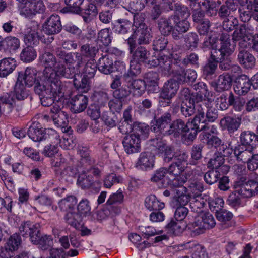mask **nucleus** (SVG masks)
Masks as SVG:
<instances>
[{"mask_svg": "<svg viewBox=\"0 0 258 258\" xmlns=\"http://www.w3.org/2000/svg\"><path fill=\"white\" fill-rule=\"evenodd\" d=\"M57 59L49 52H45L40 57V60L45 66L43 72L44 77L47 81L51 77V73L55 72L56 67L58 62L61 63L62 61L66 63L72 64L74 62V57L72 53H67L61 49L57 51Z\"/></svg>", "mask_w": 258, "mask_h": 258, "instance_id": "nucleus-1", "label": "nucleus"}, {"mask_svg": "<svg viewBox=\"0 0 258 258\" xmlns=\"http://www.w3.org/2000/svg\"><path fill=\"white\" fill-rule=\"evenodd\" d=\"M219 41L220 48L211 51L212 57L217 61H220L219 67L222 70H228L230 67L229 56L234 52L235 45L230 43L229 35L222 33Z\"/></svg>", "mask_w": 258, "mask_h": 258, "instance_id": "nucleus-2", "label": "nucleus"}, {"mask_svg": "<svg viewBox=\"0 0 258 258\" xmlns=\"http://www.w3.org/2000/svg\"><path fill=\"white\" fill-rule=\"evenodd\" d=\"M65 64H67L63 61L61 63L58 62L57 66L56 67L55 72L51 73V77L49 80L50 84V88L46 90L48 93H52L53 95H58L62 93V86H61V81L58 79V77H64L67 78L77 77V75L79 74H75L74 73V68L71 69L70 68H66Z\"/></svg>", "mask_w": 258, "mask_h": 258, "instance_id": "nucleus-3", "label": "nucleus"}, {"mask_svg": "<svg viewBox=\"0 0 258 258\" xmlns=\"http://www.w3.org/2000/svg\"><path fill=\"white\" fill-rule=\"evenodd\" d=\"M198 117H195L191 122L185 123L180 119L173 121L170 126L169 135L173 134L175 137L183 136L189 140H193L197 134V123H199Z\"/></svg>", "mask_w": 258, "mask_h": 258, "instance_id": "nucleus-4", "label": "nucleus"}, {"mask_svg": "<svg viewBox=\"0 0 258 258\" xmlns=\"http://www.w3.org/2000/svg\"><path fill=\"white\" fill-rule=\"evenodd\" d=\"M216 225L213 216L209 212H206L196 217L195 221L188 224V228L194 236L205 232L206 229L213 228Z\"/></svg>", "mask_w": 258, "mask_h": 258, "instance_id": "nucleus-5", "label": "nucleus"}, {"mask_svg": "<svg viewBox=\"0 0 258 258\" xmlns=\"http://www.w3.org/2000/svg\"><path fill=\"white\" fill-rule=\"evenodd\" d=\"M132 54L130 61V73L132 75H138L140 73L142 63H146L150 56V52L145 47L139 46L131 52Z\"/></svg>", "mask_w": 258, "mask_h": 258, "instance_id": "nucleus-6", "label": "nucleus"}, {"mask_svg": "<svg viewBox=\"0 0 258 258\" xmlns=\"http://www.w3.org/2000/svg\"><path fill=\"white\" fill-rule=\"evenodd\" d=\"M143 21V18L141 15H135L133 23V25L136 27L134 30L135 36H137V41L140 45L149 44L152 38Z\"/></svg>", "mask_w": 258, "mask_h": 258, "instance_id": "nucleus-7", "label": "nucleus"}, {"mask_svg": "<svg viewBox=\"0 0 258 258\" xmlns=\"http://www.w3.org/2000/svg\"><path fill=\"white\" fill-rule=\"evenodd\" d=\"M179 88L178 83L174 79H170L165 83L160 94V102L161 105L169 106L171 99L175 96Z\"/></svg>", "mask_w": 258, "mask_h": 258, "instance_id": "nucleus-8", "label": "nucleus"}, {"mask_svg": "<svg viewBox=\"0 0 258 258\" xmlns=\"http://www.w3.org/2000/svg\"><path fill=\"white\" fill-rule=\"evenodd\" d=\"M150 145L157 149V154L161 156L165 162H170L174 157L173 148L167 145L162 138L158 137L150 140Z\"/></svg>", "mask_w": 258, "mask_h": 258, "instance_id": "nucleus-9", "label": "nucleus"}, {"mask_svg": "<svg viewBox=\"0 0 258 258\" xmlns=\"http://www.w3.org/2000/svg\"><path fill=\"white\" fill-rule=\"evenodd\" d=\"M136 75H132L129 72L124 75L123 79L125 83V86L132 90L135 96H140L145 92L146 88V82L141 79L134 80L133 76Z\"/></svg>", "mask_w": 258, "mask_h": 258, "instance_id": "nucleus-10", "label": "nucleus"}, {"mask_svg": "<svg viewBox=\"0 0 258 258\" xmlns=\"http://www.w3.org/2000/svg\"><path fill=\"white\" fill-rule=\"evenodd\" d=\"M171 121V114L168 112L165 113L155 122H152L151 130L154 133L169 135L168 131L170 129Z\"/></svg>", "mask_w": 258, "mask_h": 258, "instance_id": "nucleus-11", "label": "nucleus"}, {"mask_svg": "<svg viewBox=\"0 0 258 258\" xmlns=\"http://www.w3.org/2000/svg\"><path fill=\"white\" fill-rule=\"evenodd\" d=\"M211 102L207 104H197L196 115L195 117H198L200 120L199 123L206 122L205 119V111L206 110V119L208 122H214L218 117L216 110L212 107Z\"/></svg>", "mask_w": 258, "mask_h": 258, "instance_id": "nucleus-12", "label": "nucleus"}, {"mask_svg": "<svg viewBox=\"0 0 258 258\" xmlns=\"http://www.w3.org/2000/svg\"><path fill=\"white\" fill-rule=\"evenodd\" d=\"M21 244V238L18 234H14L11 236L0 252V256L2 258H11L14 252L18 250Z\"/></svg>", "mask_w": 258, "mask_h": 258, "instance_id": "nucleus-13", "label": "nucleus"}, {"mask_svg": "<svg viewBox=\"0 0 258 258\" xmlns=\"http://www.w3.org/2000/svg\"><path fill=\"white\" fill-rule=\"evenodd\" d=\"M39 224L33 227V244L38 245L39 248L45 250L49 249L53 243L51 237L42 235L39 229Z\"/></svg>", "mask_w": 258, "mask_h": 258, "instance_id": "nucleus-14", "label": "nucleus"}, {"mask_svg": "<svg viewBox=\"0 0 258 258\" xmlns=\"http://www.w3.org/2000/svg\"><path fill=\"white\" fill-rule=\"evenodd\" d=\"M50 83L49 81L46 82V84L43 85L41 87V85L39 84V85L35 86L34 91L36 93L38 94H41L43 95V97L40 98L41 104L44 106H49L54 103L55 100H57V97L62 96L63 95L60 94L58 95H53L52 93H47L46 90L50 88Z\"/></svg>", "mask_w": 258, "mask_h": 258, "instance_id": "nucleus-15", "label": "nucleus"}, {"mask_svg": "<svg viewBox=\"0 0 258 258\" xmlns=\"http://www.w3.org/2000/svg\"><path fill=\"white\" fill-rule=\"evenodd\" d=\"M141 139L137 134L126 135L122 140V144L127 154L138 153L141 150Z\"/></svg>", "mask_w": 258, "mask_h": 258, "instance_id": "nucleus-16", "label": "nucleus"}, {"mask_svg": "<svg viewBox=\"0 0 258 258\" xmlns=\"http://www.w3.org/2000/svg\"><path fill=\"white\" fill-rule=\"evenodd\" d=\"M32 31L31 28H27L24 32V41L26 47L23 49L20 57L21 59L25 62H31L32 60Z\"/></svg>", "mask_w": 258, "mask_h": 258, "instance_id": "nucleus-17", "label": "nucleus"}, {"mask_svg": "<svg viewBox=\"0 0 258 258\" xmlns=\"http://www.w3.org/2000/svg\"><path fill=\"white\" fill-rule=\"evenodd\" d=\"M80 50V53H76L78 67H80L82 62L83 57L89 58L91 60L93 61L99 51V49L96 46L92 44H85L81 46Z\"/></svg>", "mask_w": 258, "mask_h": 258, "instance_id": "nucleus-18", "label": "nucleus"}, {"mask_svg": "<svg viewBox=\"0 0 258 258\" xmlns=\"http://www.w3.org/2000/svg\"><path fill=\"white\" fill-rule=\"evenodd\" d=\"M61 29L60 19L57 15H51L43 26V31L48 35L57 34L60 32Z\"/></svg>", "mask_w": 258, "mask_h": 258, "instance_id": "nucleus-19", "label": "nucleus"}, {"mask_svg": "<svg viewBox=\"0 0 258 258\" xmlns=\"http://www.w3.org/2000/svg\"><path fill=\"white\" fill-rule=\"evenodd\" d=\"M232 78L227 73L220 75L218 79L210 83L211 86L217 92H221L228 90L232 85Z\"/></svg>", "mask_w": 258, "mask_h": 258, "instance_id": "nucleus-20", "label": "nucleus"}, {"mask_svg": "<svg viewBox=\"0 0 258 258\" xmlns=\"http://www.w3.org/2000/svg\"><path fill=\"white\" fill-rule=\"evenodd\" d=\"M71 109L74 113H80L87 107L88 98L87 96L79 94L73 97L71 100Z\"/></svg>", "mask_w": 258, "mask_h": 258, "instance_id": "nucleus-21", "label": "nucleus"}, {"mask_svg": "<svg viewBox=\"0 0 258 258\" xmlns=\"http://www.w3.org/2000/svg\"><path fill=\"white\" fill-rule=\"evenodd\" d=\"M148 64L151 67L159 66L161 71L165 75L169 73L171 70V60L166 55H161L159 57H154L152 59L147 61Z\"/></svg>", "mask_w": 258, "mask_h": 258, "instance_id": "nucleus-22", "label": "nucleus"}, {"mask_svg": "<svg viewBox=\"0 0 258 258\" xmlns=\"http://www.w3.org/2000/svg\"><path fill=\"white\" fill-rule=\"evenodd\" d=\"M251 85L249 78L246 75H241L236 79L234 89L237 94L243 95L249 91Z\"/></svg>", "mask_w": 258, "mask_h": 258, "instance_id": "nucleus-23", "label": "nucleus"}, {"mask_svg": "<svg viewBox=\"0 0 258 258\" xmlns=\"http://www.w3.org/2000/svg\"><path fill=\"white\" fill-rule=\"evenodd\" d=\"M238 60L240 64L245 69L253 68L256 63V59L254 56L242 48L239 49Z\"/></svg>", "mask_w": 258, "mask_h": 258, "instance_id": "nucleus-24", "label": "nucleus"}, {"mask_svg": "<svg viewBox=\"0 0 258 258\" xmlns=\"http://www.w3.org/2000/svg\"><path fill=\"white\" fill-rule=\"evenodd\" d=\"M77 153L80 156V164L82 168L94 165L95 160L91 156L90 150L87 147L79 146Z\"/></svg>", "mask_w": 258, "mask_h": 258, "instance_id": "nucleus-25", "label": "nucleus"}, {"mask_svg": "<svg viewBox=\"0 0 258 258\" xmlns=\"http://www.w3.org/2000/svg\"><path fill=\"white\" fill-rule=\"evenodd\" d=\"M176 16L171 15L168 18H161L158 21V28L164 36L169 35L173 30L174 21L177 20Z\"/></svg>", "mask_w": 258, "mask_h": 258, "instance_id": "nucleus-26", "label": "nucleus"}, {"mask_svg": "<svg viewBox=\"0 0 258 258\" xmlns=\"http://www.w3.org/2000/svg\"><path fill=\"white\" fill-rule=\"evenodd\" d=\"M17 66L16 61L14 58H5L0 60V77H6L11 74Z\"/></svg>", "mask_w": 258, "mask_h": 258, "instance_id": "nucleus-27", "label": "nucleus"}, {"mask_svg": "<svg viewBox=\"0 0 258 258\" xmlns=\"http://www.w3.org/2000/svg\"><path fill=\"white\" fill-rule=\"evenodd\" d=\"M220 124L224 129H226L229 133H233L239 127L241 124V119L226 116L220 120Z\"/></svg>", "mask_w": 258, "mask_h": 258, "instance_id": "nucleus-28", "label": "nucleus"}, {"mask_svg": "<svg viewBox=\"0 0 258 258\" xmlns=\"http://www.w3.org/2000/svg\"><path fill=\"white\" fill-rule=\"evenodd\" d=\"M97 67L100 72L104 74H109L114 70L113 61L109 55H105L98 60Z\"/></svg>", "mask_w": 258, "mask_h": 258, "instance_id": "nucleus-29", "label": "nucleus"}, {"mask_svg": "<svg viewBox=\"0 0 258 258\" xmlns=\"http://www.w3.org/2000/svg\"><path fill=\"white\" fill-rule=\"evenodd\" d=\"M145 79L146 86L149 91L157 92L159 90L158 74L155 72H149L145 75Z\"/></svg>", "mask_w": 258, "mask_h": 258, "instance_id": "nucleus-30", "label": "nucleus"}, {"mask_svg": "<svg viewBox=\"0 0 258 258\" xmlns=\"http://www.w3.org/2000/svg\"><path fill=\"white\" fill-rule=\"evenodd\" d=\"M155 155L151 152L142 153L139 157L138 164L142 168H152L155 162Z\"/></svg>", "mask_w": 258, "mask_h": 258, "instance_id": "nucleus-31", "label": "nucleus"}, {"mask_svg": "<svg viewBox=\"0 0 258 258\" xmlns=\"http://www.w3.org/2000/svg\"><path fill=\"white\" fill-rule=\"evenodd\" d=\"M196 127L197 128V133L200 131L203 132L202 133V137H201L202 140L209 138L212 136L211 134L214 135L217 133V127L215 126L205 122L197 123Z\"/></svg>", "mask_w": 258, "mask_h": 258, "instance_id": "nucleus-32", "label": "nucleus"}, {"mask_svg": "<svg viewBox=\"0 0 258 258\" xmlns=\"http://www.w3.org/2000/svg\"><path fill=\"white\" fill-rule=\"evenodd\" d=\"M145 206L150 211L161 210L165 207L164 203L161 202L154 195H151L145 199Z\"/></svg>", "mask_w": 258, "mask_h": 258, "instance_id": "nucleus-33", "label": "nucleus"}, {"mask_svg": "<svg viewBox=\"0 0 258 258\" xmlns=\"http://www.w3.org/2000/svg\"><path fill=\"white\" fill-rule=\"evenodd\" d=\"M90 78L83 75H78L77 77L73 80V83L75 87L78 90L82 92H87L90 88L89 83Z\"/></svg>", "mask_w": 258, "mask_h": 258, "instance_id": "nucleus-34", "label": "nucleus"}, {"mask_svg": "<svg viewBox=\"0 0 258 258\" xmlns=\"http://www.w3.org/2000/svg\"><path fill=\"white\" fill-rule=\"evenodd\" d=\"M30 87H27L23 83L16 82L15 85L13 97L18 100H23L26 98L30 92Z\"/></svg>", "mask_w": 258, "mask_h": 258, "instance_id": "nucleus-35", "label": "nucleus"}, {"mask_svg": "<svg viewBox=\"0 0 258 258\" xmlns=\"http://www.w3.org/2000/svg\"><path fill=\"white\" fill-rule=\"evenodd\" d=\"M252 153L251 150L244 149L240 145L234 148V155L238 162L246 163L250 157H251Z\"/></svg>", "mask_w": 258, "mask_h": 258, "instance_id": "nucleus-36", "label": "nucleus"}, {"mask_svg": "<svg viewBox=\"0 0 258 258\" xmlns=\"http://www.w3.org/2000/svg\"><path fill=\"white\" fill-rule=\"evenodd\" d=\"M224 162V159L222 156L219 153L215 154L213 158L208 162V167L215 169L221 168V169L225 171V173H227L229 171V168L227 166L223 165Z\"/></svg>", "mask_w": 258, "mask_h": 258, "instance_id": "nucleus-37", "label": "nucleus"}, {"mask_svg": "<svg viewBox=\"0 0 258 258\" xmlns=\"http://www.w3.org/2000/svg\"><path fill=\"white\" fill-rule=\"evenodd\" d=\"M80 13L81 14L84 22L88 23L92 20L93 17L97 15L98 11L95 5L90 3L86 8L81 9Z\"/></svg>", "mask_w": 258, "mask_h": 258, "instance_id": "nucleus-38", "label": "nucleus"}, {"mask_svg": "<svg viewBox=\"0 0 258 258\" xmlns=\"http://www.w3.org/2000/svg\"><path fill=\"white\" fill-rule=\"evenodd\" d=\"M234 101V94L230 92L227 97V95L223 93L216 99V103L217 106L222 110L227 109L231 103Z\"/></svg>", "mask_w": 258, "mask_h": 258, "instance_id": "nucleus-39", "label": "nucleus"}, {"mask_svg": "<svg viewBox=\"0 0 258 258\" xmlns=\"http://www.w3.org/2000/svg\"><path fill=\"white\" fill-rule=\"evenodd\" d=\"M17 82L23 83L27 87L32 86V69L27 67L25 71L19 73Z\"/></svg>", "mask_w": 258, "mask_h": 258, "instance_id": "nucleus-40", "label": "nucleus"}, {"mask_svg": "<svg viewBox=\"0 0 258 258\" xmlns=\"http://www.w3.org/2000/svg\"><path fill=\"white\" fill-rule=\"evenodd\" d=\"M216 216L217 220L221 222L223 228H227L230 226L228 222L233 217V214L231 212L225 209L216 210Z\"/></svg>", "mask_w": 258, "mask_h": 258, "instance_id": "nucleus-41", "label": "nucleus"}, {"mask_svg": "<svg viewBox=\"0 0 258 258\" xmlns=\"http://www.w3.org/2000/svg\"><path fill=\"white\" fill-rule=\"evenodd\" d=\"M76 204L77 200L76 197L73 196H70L62 199L58 204L61 211H66L68 213L69 212H72V211L74 209Z\"/></svg>", "mask_w": 258, "mask_h": 258, "instance_id": "nucleus-42", "label": "nucleus"}, {"mask_svg": "<svg viewBox=\"0 0 258 258\" xmlns=\"http://www.w3.org/2000/svg\"><path fill=\"white\" fill-rule=\"evenodd\" d=\"M78 172L79 169L76 165V162L74 160L71 159L61 170L60 173L63 177H75Z\"/></svg>", "mask_w": 258, "mask_h": 258, "instance_id": "nucleus-43", "label": "nucleus"}, {"mask_svg": "<svg viewBox=\"0 0 258 258\" xmlns=\"http://www.w3.org/2000/svg\"><path fill=\"white\" fill-rule=\"evenodd\" d=\"M168 5L171 10L175 11L176 14L175 15L179 16V17L181 16L182 19H187L189 17L190 13L187 7L179 3L173 4L171 2L168 3Z\"/></svg>", "mask_w": 258, "mask_h": 258, "instance_id": "nucleus-44", "label": "nucleus"}, {"mask_svg": "<svg viewBox=\"0 0 258 258\" xmlns=\"http://www.w3.org/2000/svg\"><path fill=\"white\" fill-rule=\"evenodd\" d=\"M84 0H64L67 7L62 10L63 12H70L76 14L81 12V5Z\"/></svg>", "mask_w": 258, "mask_h": 258, "instance_id": "nucleus-45", "label": "nucleus"}, {"mask_svg": "<svg viewBox=\"0 0 258 258\" xmlns=\"http://www.w3.org/2000/svg\"><path fill=\"white\" fill-rule=\"evenodd\" d=\"M167 173L171 176H173V179H170L168 182V184L174 187V180H177L179 179V176H180L181 173H182L184 171L179 169V167H177V165L174 163H172L168 168H167Z\"/></svg>", "mask_w": 258, "mask_h": 258, "instance_id": "nucleus-46", "label": "nucleus"}, {"mask_svg": "<svg viewBox=\"0 0 258 258\" xmlns=\"http://www.w3.org/2000/svg\"><path fill=\"white\" fill-rule=\"evenodd\" d=\"M149 126L145 123H135L133 126L132 134H137L138 137L141 138H146L148 137L149 133Z\"/></svg>", "mask_w": 258, "mask_h": 258, "instance_id": "nucleus-47", "label": "nucleus"}, {"mask_svg": "<svg viewBox=\"0 0 258 258\" xmlns=\"http://www.w3.org/2000/svg\"><path fill=\"white\" fill-rule=\"evenodd\" d=\"M248 186L247 182L244 183L242 181L239 180L235 182L234 187L237 194L241 197L248 198L252 196Z\"/></svg>", "mask_w": 258, "mask_h": 258, "instance_id": "nucleus-48", "label": "nucleus"}, {"mask_svg": "<svg viewBox=\"0 0 258 258\" xmlns=\"http://www.w3.org/2000/svg\"><path fill=\"white\" fill-rule=\"evenodd\" d=\"M194 176V170L188 167L186 168L185 170L181 173L179 178L177 180H174V187H178L182 186L188 180L191 179Z\"/></svg>", "mask_w": 258, "mask_h": 258, "instance_id": "nucleus-49", "label": "nucleus"}, {"mask_svg": "<svg viewBox=\"0 0 258 258\" xmlns=\"http://www.w3.org/2000/svg\"><path fill=\"white\" fill-rule=\"evenodd\" d=\"M65 220L68 224L76 229L80 227L81 218L78 213L73 212H68L65 216Z\"/></svg>", "mask_w": 258, "mask_h": 258, "instance_id": "nucleus-50", "label": "nucleus"}, {"mask_svg": "<svg viewBox=\"0 0 258 258\" xmlns=\"http://www.w3.org/2000/svg\"><path fill=\"white\" fill-rule=\"evenodd\" d=\"M218 62L220 63V61H217L211 55L208 63L205 66L203 69L204 75L207 78H211V76L215 73Z\"/></svg>", "mask_w": 258, "mask_h": 258, "instance_id": "nucleus-51", "label": "nucleus"}, {"mask_svg": "<svg viewBox=\"0 0 258 258\" xmlns=\"http://www.w3.org/2000/svg\"><path fill=\"white\" fill-rule=\"evenodd\" d=\"M197 104L191 103L190 100L188 101H183L181 106V111L186 117L194 114L196 109Z\"/></svg>", "mask_w": 258, "mask_h": 258, "instance_id": "nucleus-52", "label": "nucleus"}, {"mask_svg": "<svg viewBox=\"0 0 258 258\" xmlns=\"http://www.w3.org/2000/svg\"><path fill=\"white\" fill-rule=\"evenodd\" d=\"M77 182L82 188L86 189L92 186L94 180L92 176L87 175L86 172L83 171V173L79 175Z\"/></svg>", "mask_w": 258, "mask_h": 258, "instance_id": "nucleus-53", "label": "nucleus"}, {"mask_svg": "<svg viewBox=\"0 0 258 258\" xmlns=\"http://www.w3.org/2000/svg\"><path fill=\"white\" fill-rule=\"evenodd\" d=\"M205 204V200L201 197V195L191 197L190 206L192 211L197 213L200 212Z\"/></svg>", "mask_w": 258, "mask_h": 258, "instance_id": "nucleus-54", "label": "nucleus"}, {"mask_svg": "<svg viewBox=\"0 0 258 258\" xmlns=\"http://www.w3.org/2000/svg\"><path fill=\"white\" fill-rule=\"evenodd\" d=\"M185 46L189 49H194L197 47L199 38L196 33H189L184 37Z\"/></svg>", "mask_w": 258, "mask_h": 258, "instance_id": "nucleus-55", "label": "nucleus"}, {"mask_svg": "<svg viewBox=\"0 0 258 258\" xmlns=\"http://www.w3.org/2000/svg\"><path fill=\"white\" fill-rule=\"evenodd\" d=\"M173 16H176L177 18L176 21H174L175 29L178 32L183 33L187 32L189 28L190 24L186 19L183 18L180 20L179 16L173 15Z\"/></svg>", "mask_w": 258, "mask_h": 258, "instance_id": "nucleus-56", "label": "nucleus"}, {"mask_svg": "<svg viewBox=\"0 0 258 258\" xmlns=\"http://www.w3.org/2000/svg\"><path fill=\"white\" fill-rule=\"evenodd\" d=\"M256 139V136L250 131H243L241 133L240 140L243 145H252Z\"/></svg>", "mask_w": 258, "mask_h": 258, "instance_id": "nucleus-57", "label": "nucleus"}, {"mask_svg": "<svg viewBox=\"0 0 258 258\" xmlns=\"http://www.w3.org/2000/svg\"><path fill=\"white\" fill-rule=\"evenodd\" d=\"M188 155L184 152H181L178 155L175 156L174 162L183 171L188 167Z\"/></svg>", "mask_w": 258, "mask_h": 258, "instance_id": "nucleus-58", "label": "nucleus"}, {"mask_svg": "<svg viewBox=\"0 0 258 258\" xmlns=\"http://www.w3.org/2000/svg\"><path fill=\"white\" fill-rule=\"evenodd\" d=\"M122 178L121 176L116 175L114 173L109 174L106 175L104 180V186L107 188H110L114 184L121 182Z\"/></svg>", "mask_w": 258, "mask_h": 258, "instance_id": "nucleus-59", "label": "nucleus"}, {"mask_svg": "<svg viewBox=\"0 0 258 258\" xmlns=\"http://www.w3.org/2000/svg\"><path fill=\"white\" fill-rule=\"evenodd\" d=\"M53 121L57 126L64 127L68 122V116L64 111L59 112V113L52 115Z\"/></svg>", "mask_w": 258, "mask_h": 258, "instance_id": "nucleus-60", "label": "nucleus"}, {"mask_svg": "<svg viewBox=\"0 0 258 258\" xmlns=\"http://www.w3.org/2000/svg\"><path fill=\"white\" fill-rule=\"evenodd\" d=\"M166 227L171 232H172L175 235H178L183 231L185 225L181 221L176 222L174 220H171L166 225Z\"/></svg>", "mask_w": 258, "mask_h": 258, "instance_id": "nucleus-61", "label": "nucleus"}, {"mask_svg": "<svg viewBox=\"0 0 258 258\" xmlns=\"http://www.w3.org/2000/svg\"><path fill=\"white\" fill-rule=\"evenodd\" d=\"M189 6L192 10L203 9L209 10L212 8V3L210 0H195Z\"/></svg>", "mask_w": 258, "mask_h": 258, "instance_id": "nucleus-62", "label": "nucleus"}, {"mask_svg": "<svg viewBox=\"0 0 258 258\" xmlns=\"http://www.w3.org/2000/svg\"><path fill=\"white\" fill-rule=\"evenodd\" d=\"M203 187L201 183L195 180L189 181V184L188 186L187 190L190 192L191 197L201 195V192L203 191Z\"/></svg>", "mask_w": 258, "mask_h": 258, "instance_id": "nucleus-63", "label": "nucleus"}, {"mask_svg": "<svg viewBox=\"0 0 258 258\" xmlns=\"http://www.w3.org/2000/svg\"><path fill=\"white\" fill-rule=\"evenodd\" d=\"M124 199V196L120 190H118L115 193L110 195L106 204L107 205H113L121 204Z\"/></svg>", "mask_w": 258, "mask_h": 258, "instance_id": "nucleus-64", "label": "nucleus"}]
</instances>
